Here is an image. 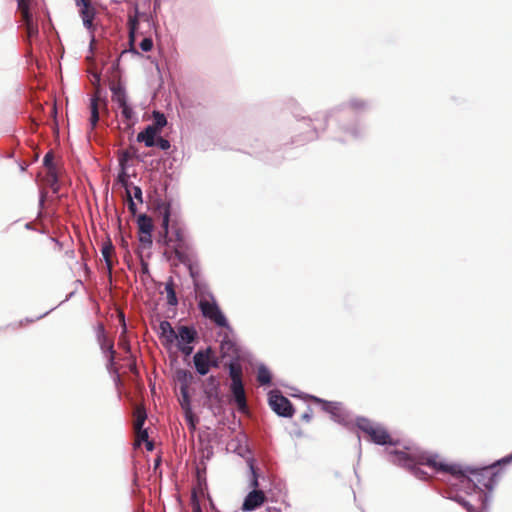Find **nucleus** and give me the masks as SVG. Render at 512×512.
I'll return each instance as SVG.
<instances>
[{
    "label": "nucleus",
    "mask_w": 512,
    "mask_h": 512,
    "mask_svg": "<svg viewBox=\"0 0 512 512\" xmlns=\"http://www.w3.org/2000/svg\"><path fill=\"white\" fill-rule=\"evenodd\" d=\"M427 463L437 467L446 474H450L456 481L452 484L453 486L460 484L469 495L474 493L477 496V501L481 503L482 509H488L492 498L491 492L496 486L499 476V470H496V465L471 467L436 462L433 458L428 459Z\"/></svg>",
    "instance_id": "f257e3e1"
},
{
    "label": "nucleus",
    "mask_w": 512,
    "mask_h": 512,
    "mask_svg": "<svg viewBox=\"0 0 512 512\" xmlns=\"http://www.w3.org/2000/svg\"><path fill=\"white\" fill-rule=\"evenodd\" d=\"M370 108L371 101L358 96H352L331 108L324 116L325 122H328L330 119L335 121V128L331 138L342 144L364 138L366 135L365 124L358 118L344 120L340 117V114L347 110L360 114L368 111Z\"/></svg>",
    "instance_id": "f03ea898"
},
{
    "label": "nucleus",
    "mask_w": 512,
    "mask_h": 512,
    "mask_svg": "<svg viewBox=\"0 0 512 512\" xmlns=\"http://www.w3.org/2000/svg\"><path fill=\"white\" fill-rule=\"evenodd\" d=\"M159 338L165 347H170L176 341L178 350L185 356H190L194 351L193 343L198 339V332L193 325H180L176 331L169 321L163 320L159 324Z\"/></svg>",
    "instance_id": "7ed1b4c3"
},
{
    "label": "nucleus",
    "mask_w": 512,
    "mask_h": 512,
    "mask_svg": "<svg viewBox=\"0 0 512 512\" xmlns=\"http://www.w3.org/2000/svg\"><path fill=\"white\" fill-rule=\"evenodd\" d=\"M405 451L393 449L388 451L389 461L393 464L405 467L412 471L413 475L418 479L425 480L427 473L419 467V465H427L437 472L444 473L437 467L429 465L428 459L433 458L436 462L437 455H426V453L418 451L411 446H404Z\"/></svg>",
    "instance_id": "20e7f679"
},
{
    "label": "nucleus",
    "mask_w": 512,
    "mask_h": 512,
    "mask_svg": "<svg viewBox=\"0 0 512 512\" xmlns=\"http://www.w3.org/2000/svg\"><path fill=\"white\" fill-rule=\"evenodd\" d=\"M158 210L162 214V230L159 232V241L165 245H169L171 242H175L173 250L177 257V251H184L188 249V242L185 238L184 232L181 228L173 229V235L169 236V224L171 216V206L169 203L161 202L157 205Z\"/></svg>",
    "instance_id": "39448f33"
},
{
    "label": "nucleus",
    "mask_w": 512,
    "mask_h": 512,
    "mask_svg": "<svg viewBox=\"0 0 512 512\" xmlns=\"http://www.w3.org/2000/svg\"><path fill=\"white\" fill-rule=\"evenodd\" d=\"M356 426L359 430L366 433L369 436V440L376 445H397V442L392 440L387 429L379 423H374L365 417H357Z\"/></svg>",
    "instance_id": "423d86ee"
},
{
    "label": "nucleus",
    "mask_w": 512,
    "mask_h": 512,
    "mask_svg": "<svg viewBox=\"0 0 512 512\" xmlns=\"http://www.w3.org/2000/svg\"><path fill=\"white\" fill-rule=\"evenodd\" d=\"M247 464L252 474L250 486L253 489L244 498L242 510L245 512H251L261 507L264 504L266 497L263 491L257 489L259 486V481L257 468L255 467V459L253 457L248 458Z\"/></svg>",
    "instance_id": "0eeeda50"
},
{
    "label": "nucleus",
    "mask_w": 512,
    "mask_h": 512,
    "mask_svg": "<svg viewBox=\"0 0 512 512\" xmlns=\"http://www.w3.org/2000/svg\"><path fill=\"white\" fill-rule=\"evenodd\" d=\"M198 308L203 317L211 320L216 326L232 331V327L220 309L215 297L211 299H199Z\"/></svg>",
    "instance_id": "6e6552de"
},
{
    "label": "nucleus",
    "mask_w": 512,
    "mask_h": 512,
    "mask_svg": "<svg viewBox=\"0 0 512 512\" xmlns=\"http://www.w3.org/2000/svg\"><path fill=\"white\" fill-rule=\"evenodd\" d=\"M311 398L314 402L321 404L322 410L329 413L334 422L346 427L352 423L350 413L341 402L327 401L316 396H311Z\"/></svg>",
    "instance_id": "1a4fd4ad"
},
{
    "label": "nucleus",
    "mask_w": 512,
    "mask_h": 512,
    "mask_svg": "<svg viewBox=\"0 0 512 512\" xmlns=\"http://www.w3.org/2000/svg\"><path fill=\"white\" fill-rule=\"evenodd\" d=\"M110 90L112 92V100L117 103L118 107L121 109V115L123 118L126 121L135 120V112L128 103L125 86L121 82L112 83L110 85Z\"/></svg>",
    "instance_id": "9d476101"
},
{
    "label": "nucleus",
    "mask_w": 512,
    "mask_h": 512,
    "mask_svg": "<svg viewBox=\"0 0 512 512\" xmlns=\"http://www.w3.org/2000/svg\"><path fill=\"white\" fill-rule=\"evenodd\" d=\"M268 402L271 409L280 417L290 418L295 412L292 402L277 390L269 392Z\"/></svg>",
    "instance_id": "9b49d317"
},
{
    "label": "nucleus",
    "mask_w": 512,
    "mask_h": 512,
    "mask_svg": "<svg viewBox=\"0 0 512 512\" xmlns=\"http://www.w3.org/2000/svg\"><path fill=\"white\" fill-rule=\"evenodd\" d=\"M204 394L207 401L210 403V408L220 410L223 406V396L220 390V382L214 375H210L204 385Z\"/></svg>",
    "instance_id": "f8f14e48"
},
{
    "label": "nucleus",
    "mask_w": 512,
    "mask_h": 512,
    "mask_svg": "<svg viewBox=\"0 0 512 512\" xmlns=\"http://www.w3.org/2000/svg\"><path fill=\"white\" fill-rule=\"evenodd\" d=\"M100 110L108 113V100L106 96H100L99 93H93L90 98V118L89 123L91 129H95L99 119Z\"/></svg>",
    "instance_id": "ddd939ff"
},
{
    "label": "nucleus",
    "mask_w": 512,
    "mask_h": 512,
    "mask_svg": "<svg viewBox=\"0 0 512 512\" xmlns=\"http://www.w3.org/2000/svg\"><path fill=\"white\" fill-rule=\"evenodd\" d=\"M141 13L142 12H140L139 9H138V5L135 4L134 5V15H129L128 16V22H127V25H128V42H129V45H130L129 52H131L133 54H136V55H140V53L134 47V44H135V41H136L138 29H139V21L141 19Z\"/></svg>",
    "instance_id": "4468645a"
},
{
    "label": "nucleus",
    "mask_w": 512,
    "mask_h": 512,
    "mask_svg": "<svg viewBox=\"0 0 512 512\" xmlns=\"http://www.w3.org/2000/svg\"><path fill=\"white\" fill-rule=\"evenodd\" d=\"M212 354V348L210 346L199 349L194 355H193V364L195 367L196 372L200 376H205L209 373V355Z\"/></svg>",
    "instance_id": "2eb2a0df"
},
{
    "label": "nucleus",
    "mask_w": 512,
    "mask_h": 512,
    "mask_svg": "<svg viewBox=\"0 0 512 512\" xmlns=\"http://www.w3.org/2000/svg\"><path fill=\"white\" fill-rule=\"evenodd\" d=\"M230 392L233 402L240 412L247 410V399L243 381L230 383Z\"/></svg>",
    "instance_id": "dca6fc26"
},
{
    "label": "nucleus",
    "mask_w": 512,
    "mask_h": 512,
    "mask_svg": "<svg viewBox=\"0 0 512 512\" xmlns=\"http://www.w3.org/2000/svg\"><path fill=\"white\" fill-rule=\"evenodd\" d=\"M96 338L103 353H109L108 367L112 366L114 364V346L113 343L108 340L104 325L102 323H99L97 325Z\"/></svg>",
    "instance_id": "f3484780"
},
{
    "label": "nucleus",
    "mask_w": 512,
    "mask_h": 512,
    "mask_svg": "<svg viewBox=\"0 0 512 512\" xmlns=\"http://www.w3.org/2000/svg\"><path fill=\"white\" fill-rule=\"evenodd\" d=\"M177 259L187 267L193 283L201 280L200 267L197 262L191 259L190 255L187 252L177 251Z\"/></svg>",
    "instance_id": "a211bd4d"
},
{
    "label": "nucleus",
    "mask_w": 512,
    "mask_h": 512,
    "mask_svg": "<svg viewBox=\"0 0 512 512\" xmlns=\"http://www.w3.org/2000/svg\"><path fill=\"white\" fill-rule=\"evenodd\" d=\"M80 16L82 18L84 27L90 32H93L95 28L93 25V20L96 16V10L92 4H85V6L80 9Z\"/></svg>",
    "instance_id": "6ab92c4d"
},
{
    "label": "nucleus",
    "mask_w": 512,
    "mask_h": 512,
    "mask_svg": "<svg viewBox=\"0 0 512 512\" xmlns=\"http://www.w3.org/2000/svg\"><path fill=\"white\" fill-rule=\"evenodd\" d=\"M159 134L155 127L147 126L143 131L138 133L137 141L143 142L146 147H154L156 136Z\"/></svg>",
    "instance_id": "aec40b11"
},
{
    "label": "nucleus",
    "mask_w": 512,
    "mask_h": 512,
    "mask_svg": "<svg viewBox=\"0 0 512 512\" xmlns=\"http://www.w3.org/2000/svg\"><path fill=\"white\" fill-rule=\"evenodd\" d=\"M175 379L180 385V389H189L190 384L194 381V375L189 370L179 368L175 371Z\"/></svg>",
    "instance_id": "412c9836"
},
{
    "label": "nucleus",
    "mask_w": 512,
    "mask_h": 512,
    "mask_svg": "<svg viewBox=\"0 0 512 512\" xmlns=\"http://www.w3.org/2000/svg\"><path fill=\"white\" fill-rule=\"evenodd\" d=\"M194 291L196 293V297L199 299H211L214 297L213 293L210 291L208 284L205 281H197L193 283Z\"/></svg>",
    "instance_id": "4be33fe9"
},
{
    "label": "nucleus",
    "mask_w": 512,
    "mask_h": 512,
    "mask_svg": "<svg viewBox=\"0 0 512 512\" xmlns=\"http://www.w3.org/2000/svg\"><path fill=\"white\" fill-rule=\"evenodd\" d=\"M257 381L261 386H269L272 382V374L268 367L261 363L257 368Z\"/></svg>",
    "instance_id": "5701e85b"
},
{
    "label": "nucleus",
    "mask_w": 512,
    "mask_h": 512,
    "mask_svg": "<svg viewBox=\"0 0 512 512\" xmlns=\"http://www.w3.org/2000/svg\"><path fill=\"white\" fill-rule=\"evenodd\" d=\"M220 352L222 357H226L231 353H237L236 343L226 334L220 342Z\"/></svg>",
    "instance_id": "b1692460"
},
{
    "label": "nucleus",
    "mask_w": 512,
    "mask_h": 512,
    "mask_svg": "<svg viewBox=\"0 0 512 512\" xmlns=\"http://www.w3.org/2000/svg\"><path fill=\"white\" fill-rule=\"evenodd\" d=\"M137 226L139 233L153 232L154 225L150 216L145 213L139 214L137 217Z\"/></svg>",
    "instance_id": "393cba45"
},
{
    "label": "nucleus",
    "mask_w": 512,
    "mask_h": 512,
    "mask_svg": "<svg viewBox=\"0 0 512 512\" xmlns=\"http://www.w3.org/2000/svg\"><path fill=\"white\" fill-rule=\"evenodd\" d=\"M229 376L231 378V382L234 381H243L242 380V366L239 363L237 358L232 359L228 364Z\"/></svg>",
    "instance_id": "a878e982"
},
{
    "label": "nucleus",
    "mask_w": 512,
    "mask_h": 512,
    "mask_svg": "<svg viewBox=\"0 0 512 512\" xmlns=\"http://www.w3.org/2000/svg\"><path fill=\"white\" fill-rule=\"evenodd\" d=\"M165 291L167 294V304L169 306H177L178 305V298L175 291V284L172 277H169V279L165 283Z\"/></svg>",
    "instance_id": "bb28decb"
},
{
    "label": "nucleus",
    "mask_w": 512,
    "mask_h": 512,
    "mask_svg": "<svg viewBox=\"0 0 512 512\" xmlns=\"http://www.w3.org/2000/svg\"><path fill=\"white\" fill-rule=\"evenodd\" d=\"M113 252H114V246H113V244L110 241L108 243L104 244L102 249H101L102 256H103V258L105 260V265H106L107 273L109 275H111L112 268H113V263H112V260H111V255H112Z\"/></svg>",
    "instance_id": "cd10ccee"
},
{
    "label": "nucleus",
    "mask_w": 512,
    "mask_h": 512,
    "mask_svg": "<svg viewBox=\"0 0 512 512\" xmlns=\"http://www.w3.org/2000/svg\"><path fill=\"white\" fill-rule=\"evenodd\" d=\"M46 182L54 193L59 191V177L56 169L48 170L46 174Z\"/></svg>",
    "instance_id": "c85d7f7f"
},
{
    "label": "nucleus",
    "mask_w": 512,
    "mask_h": 512,
    "mask_svg": "<svg viewBox=\"0 0 512 512\" xmlns=\"http://www.w3.org/2000/svg\"><path fill=\"white\" fill-rule=\"evenodd\" d=\"M167 125L166 116L160 111H153V124L150 126L155 127L158 133Z\"/></svg>",
    "instance_id": "c756f323"
},
{
    "label": "nucleus",
    "mask_w": 512,
    "mask_h": 512,
    "mask_svg": "<svg viewBox=\"0 0 512 512\" xmlns=\"http://www.w3.org/2000/svg\"><path fill=\"white\" fill-rule=\"evenodd\" d=\"M180 393H181V399L179 401H180L181 408L184 412H189L192 409L189 389H186V388L180 389Z\"/></svg>",
    "instance_id": "7c9ffc66"
},
{
    "label": "nucleus",
    "mask_w": 512,
    "mask_h": 512,
    "mask_svg": "<svg viewBox=\"0 0 512 512\" xmlns=\"http://www.w3.org/2000/svg\"><path fill=\"white\" fill-rule=\"evenodd\" d=\"M135 153H136V151L134 148L120 151L119 158H118L119 166L127 167L129 160L135 156Z\"/></svg>",
    "instance_id": "2f4dec72"
},
{
    "label": "nucleus",
    "mask_w": 512,
    "mask_h": 512,
    "mask_svg": "<svg viewBox=\"0 0 512 512\" xmlns=\"http://www.w3.org/2000/svg\"><path fill=\"white\" fill-rule=\"evenodd\" d=\"M21 13V21L23 26L34 23L33 15L30 9V5L19 7Z\"/></svg>",
    "instance_id": "473e14b6"
},
{
    "label": "nucleus",
    "mask_w": 512,
    "mask_h": 512,
    "mask_svg": "<svg viewBox=\"0 0 512 512\" xmlns=\"http://www.w3.org/2000/svg\"><path fill=\"white\" fill-rule=\"evenodd\" d=\"M24 28H25L26 37L28 40H30L33 37H36L39 33L38 25L36 22L27 24L24 26Z\"/></svg>",
    "instance_id": "72a5a7b5"
},
{
    "label": "nucleus",
    "mask_w": 512,
    "mask_h": 512,
    "mask_svg": "<svg viewBox=\"0 0 512 512\" xmlns=\"http://www.w3.org/2000/svg\"><path fill=\"white\" fill-rule=\"evenodd\" d=\"M146 418H147V415L144 411H137L135 421H134V429L144 428Z\"/></svg>",
    "instance_id": "f704fd0d"
},
{
    "label": "nucleus",
    "mask_w": 512,
    "mask_h": 512,
    "mask_svg": "<svg viewBox=\"0 0 512 512\" xmlns=\"http://www.w3.org/2000/svg\"><path fill=\"white\" fill-rule=\"evenodd\" d=\"M128 178L129 175L127 174V167H120V172L118 173L117 179L118 182H120L126 188V191L128 190L129 186Z\"/></svg>",
    "instance_id": "c9c22d12"
},
{
    "label": "nucleus",
    "mask_w": 512,
    "mask_h": 512,
    "mask_svg": "<svg viewBox=\"0 0 512 512\" xmlns=\"http://www.w3.org/2000/svg\"><path fill=\"white\" fill-rule=\"evenodd\" d=\"M139 242L144 246V247H151L152 246V232H146V233H139Z\"/></svg>",
    "instance_id": "e433bc0d"
},
{
    "label": "nucleus",
    "mask_w": 512,
    "mask_h": 512,
    "mask_svg": "<svg viewBox=\"0 0 512 512\" xmlns=\"http://www.w3.org/2000/svg\"><path fill=\"white\" fill-rule=\"evenodd\" d=\"M43 165L47 168V171L56 169V166L54 164V156L52 152H48L45 154L43 158Z\"/></svg>",
    "instance_id": "4c0bfd02"
},
{
    "label": "nucleus",
    "mask_w": 512,
    "mask_h": 512,
    "mask_svg": "<svg viewBox=\"0 0 512 512\" xmlns=\"http://www.w3.org/2000/svg\"><path fill=\"white\" fill-rule=\"evenodd\" d=\"M154 147H158L159 149L166 151L171 147L170 141L159 136L154 143Z\"/></svg>",
    "instance_id": "58836bf2"
},
{
    "label": "nucleus",
    "mask_w": 512,
    "mask_h": 512,
    "mask_svg": "<svg viewBox=\"0 0 512 512\" xmlns=\"http://www.w3.org/2000/svg\"><path fill=\"white\" fill-rule=\"evenodd\" d=\"M140 49L143 51V52H149L152 50L153 48V40L151 37H145L141 40L140 44Z\"/></svg>",
    "instance_id": "ea45409f"
},
{
    "label": "nucleus",
    "mask_w": 512,
    "mask_h": 512,
    "mask_svg": "<svg viewBox=\"0 0 512 512\" xmlns=\"http://www.w3.org/2000/svg\"><path fill=\"white\" fill-rule=\"evenodd\" d=\"M101 74L100 73H94L93 74V80L92 84L94 85L95 91L94 93H99L100 96H102V88H101Z\"/></svg>",
    "instance_id": "a19ab883"
},
{
    "label": "nucleus",
    "mask_w": 512,
    "mask_h": 512,
    "mask_svg": "<svg viewBox=\"0 0 512 512\" xmlns=\"http://www.w3.org/2000/svg\"><path fill=\"white\" fill-rule=\"evenodd\" d=\"M141 19L145 21L149 27L156 28V21L153 13H141Z\"/></svg>",
    "instance_id": "79ce46f5"
},
{
    "label": "nucleus",
    "mask_w": 512,
    "mask_h": 512,
    "mask_svg": "<svg viewBox=\"0 0 512 512\" xmlns=\"http://www.w3.org/2000/svg\"><path fill=\"white\" fill-rule=\"evenodd\" d=\"M185 420L190 428L194 429L198 419L193 414L192 409L189 412H184Z\"/></svg>",
    "instance_id": "37998d69"
},
{
    "label": "nucleus",
    "mask_w": 512,
    "mask_h": 512,
    "mask_svg": "<svg viewBox=\"0 0 512 512\" xmlns=\"http://www.w3.org/2000/svg\"><path fill=\"white\" fill-rule=\"evenodd\" d=\"M127 195H128V202H127L128 210H129V212H130L133 216H135V215H136V213H137V211H138V209H137V205H136V203L134 202V200H133V198H132V196H131V194H130V191H129V190H127Z\"/></svg>",
    "instance_id": "c03bdc74"
},
{
    "label": "nucleus",
    "mask_w": 512,
    "mask_h": 512,
    "mask_svg": "<svg viewBox=\"0 0 512 512\" xmlns=\"http://www.w3.org/2000/svg\"><path fill=\"white\" fill-rule=\"evenodd\" d=\"M479 505H481V503L479 502ZM463 508H465V510L467 512H484L486 511L487 509H482V506H480V510L478 511L477 508L468 500L465 499V501L462 503L461 505Z\"/></svg>",
    "instance_id": "a18cd8bd"
},
{
    "label": "nucleus",
    "mask_w": 512,
    "mask_h": 512,
    "mask_svg": "<svg viewBox=\"0 0 512 512\" xmlns=\"http://www.w3.org/2000/svg\"><path fill=\"white\" fill-rule=\"evenodd\" d=\"M479 505H481V503L479 502ZM463 508H465V510L467 512H484L486 511L487 509H482V506H480V510L478 511L477 508L468 500L465 499V501L462 503L461 505Z\"/></svg>",
    "instance_id": "49530a36"
},
{
    "label": "nucleus",
    "mask_w": 512,
    "mask_h": 512,
    "mask_svg": "<svg viewBox=\"0 0 512 512\" xmlns=\"http://www.w3.org/2000/svg\"><path fill=\"white\" fill-rule=\"evenodd\" d=\"M135 431H136V434H137V442H138V444L148 440L149 435H148L147 429L141 428V429H135Z\"/></svg>",
    "instance_id": "de8ad7c7"
},
{
    "label": "nucleus",
    "mask_w": 512,
    "mask_h": 512,
    "mask_svg": "<svg viewBox=\"0 0 512 512\" xmlns=\"http://www.w3.org/2000/svg\"><path fill=\"white\" fill-rule=\"evenodd\" d=\"M209 368H218L220 365L219 359L215 356L214 351L212 350V354L209 355Z\"/></svg>",
    "instance_id": "09e8293b"
},
{
    "label": "nucleus",
    "mask_w": 512,
    "mask_h": 512,
    "mask_svg": "<svg viewBox=\"0 0 512 512\" xmlns=\"http://www.w3.org/2000/svg\"><path fill=\"white\" fill-rule=\"evenodd\" d=\"M140 203H143V193L140 186H133V197Z\"/></svg>",
    "instance_id": "8fccbe9b"
},
{
    "label": "nucleus",
    "mask_w": 512,
    "mask_h": 512,
    "mask_svg": "<svg viewBox=\"0 0 512 512\" xmlns=\"http://www.w3.org/2000/svg\"><path fill=\"white\" fill-rule=\"evenodd\" d=\"M316 138H318V131L316 127H313L306 133L304 141H313Z\"/></svg>",
    "instance_id": "3c124183"
},
{
    "label": "nucleus",
    "mask_w": 512,
    "mask_h": 512,
    "mask_svg": "<svg viewBox=\"0 0 512 512\" xmlns=\"http://www.w3.org/2000/svg\"><path fill=\"white\" fill-rule=\"evenodd\" d=\"M446 498L451 499L458 504L462 505V503L465 501V498L461 495H458L457 493L449 492Z\"/></svg>",
    "instance_id": "603ef678"
},
{
    "label": "nucleus",
    "mask_w": 512,
    "mask_h": 512,
    "mask_svg": "<svg viewBox=\"0 0 512 512\" xmlns=\"http://www.w3.org/2000/svg\"><path fill=\"white\" fill-rule=\"evenodd\" d=\"M512 462V453L497 460L496 462H494L492 465H496V468L502 464H509Z\"/></svg>",
    "instance_id": "864d4df0"
},
{
    "label": "nucleus",
    "mask_w": 512,
    "mask_h": 512,
    "mask_svg": "<svg viewBox=\"0 0 512 512\" xmlns=\"http://www.w3.org/2000/svg\"><path fill=\"white\" fill-rule=\"evenodd\" d=\"M301 419L305 422H309L312 419V410L311 408H307L306 412H304L301 416Z\"/></svg>",
    "instance_id": "5fc2aeb1"
},
{
    "label": "nucleus",
    "mask_w": 512,
    "mask_h": 512,
    "mask_svg": "<svg viewBox=\"0 0 512 512\" xmlns=\"http://www.w3.org/2000/svg\"><path fill=\"white\" fill-rule=\"evenodd\" d=\"M45 199H46V194L44 192H41L40 194V199H39V215H41V211L42 209L44 208V204H45Z\"/></svg>",
    "instance_id": "6e6d98bb"
},
{
    "label": "nucleus",
    "mask_w": 512,
    "mask_h": 512,
    "mask_svg": "<svg viewBox=\"0 0 512 512\" xmlns=\"http://www.w3.org/2000/svg\"><path fill=\"white\" fill-rule=\"evenodd\" d=\"M147 451H153L154 449V443L150 441L149 439L144 441Z\"/></svg>",
    "instance_id": "4d7b16f0"
},
{
    "label": "nucleus",
    "mask_w": 512,
    "mask_h": 512,
    "mask_svg": "<svg viewBox=\"0 0 512 512\" xmlns=\"http://www.w3.org/2000/svg\"><path fill=\"white\" fill-rule=\"evenodd\" d=\"M16 1L18 3V8L30 5V0H16Z\"/></svg>",
    "instance_id": "13d9d810"
},
{
    "label": "nucleus",
    "mask_w": 512,
    "mask_h": 512,
    "mask_svg": "<svg viewBox=\"0 0 512 512\" xmlns=\"http://www.w3.org/2000/svg\"><path fill=\"white\" fill-rule=\"evenodd\" d=\"M75 3L77 6H81V7L85 6V4L86 5L91 4L88 0H75Z\"/></svg>",
    "instance_id": "bf43d9fd"
},
{
    "label": "nucleus",
    "mask_w": 512,
    "mask_h": 512,
    "mask_svg": "<svg viewBox=\"0 0 512 512\" xmlns=\"http://www.w3.org/2000/svg\"><path fill=\"white\" fill-rule=\"evenodd\" d=\"M161 2L160 0H154L153 3V12L156 13L157 10L160 8Z\"/></svg>",
    "instance_id": "052dcab7"
},
{
    "label": "nucleus",
    "mask_w": 512,
    "mask_h": 512,
    "mask_svg": "<svg viewBox=\"0 0 512 512\" xmlns=\"http://www.w3.org/2000/svg\"><path fill=\"white\" fill-rule=\"evenodd\" d=\"M56 307L51 308L49 311L45 312L44 314L37 317V319H42L43 317L47 316L51 311H53Z\"/></svg>",
    "instance_id": "680f3d73"
},
{
    "label": "nucleus",
    "mask_w": 512,
    "mask_h": 512,
    "mask_svg": "<svg viewBox=\"0 0 512 512\" xmlns=\"http://www.w3.org/2000/svg\"><path fill=\"white\" fill-rule=\"evenodd\" d=\"M25 228H26L27 230H33V229H34V227H33L32 223H30V222H28V223H26V224H25Z\"/></svg>",
    "instance_id": "e2e57ef3"
},
{
    "label": "nucleus",
    "mask_w": 512,
    "mask_h": 512,
    "mask_svg": "<svg viewBox=\"0 0 512 512\" xmlns=\"http://www.w3.org/2000/svg\"><path fill=\"white\" fill-rule=\"evenodd\" d=\"M194 512H202L201 511V508L199 506V504L197 503L196 506L194 507Z\"/></svg>",
    "instance_id": "0e129e2a"
},
{
    "label": "nucleus",
    "mask_w": 512,
    "mask_h": 512,
    "mask_svg": "<svg viewBox=\"0 0 512 512\" xmlns=\"http://www.w3.org/2000/svg\"><path fill=\"white\" fill-rule=\"evenodd\" d=\"M73 295H74V292H71V293L66 297V299H65L64 301L69 300Z\"/></svg>",
    "instance_id": "69168bd1"
},
{
    "label": "nucleus",
    "mask_w": 512,
    "mask_h": 512,
    "mask_svg": "<svg viewBox=\"0 0 512 512\" xmlns=\"http://www.w3.org/2000/svg\"><path fill=\"white\" fill-rule=\"evenodd\" d=\"M27 322H33V319H26Z\"/></svg>",
    "instance_id": "338daca9"
},
{
    "label": "nucleus",
    "mask_w": 512,
    "mask_h": 512,
    "mask_svg": "<svg viewBox=\"0 0 512 512\" xmlns=\"http://www.w3.org/2000/svg\"><path fill=\"white\" fill-rule=\"evenodd\" d=\"M94 42V36H92V39H91V44Z\"/></svg>",
    "instance_id": "774afa93"
}]
</instances>
